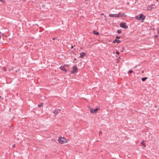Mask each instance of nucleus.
<instances>
[{
    "label": "nucleus",
    "mask_w": 159,
    "mask_h": 159,
    "mask_svg": "<svg viewBox=\"0 0 159 159\" xmlns=\"http://www.w3.org/2000/svg\"><path fill=\"white\" fill-rule=\"evenodd\" d=\"M109 16L111 17H126L127 15H125L124 13H119L117 14H110L109 15Z\"/></svg>",
    "instance_id": "nucleus-1"
},
{
    "label": "nucleus",
    "mask_w": 159,
    "mask_h": 159,
    "mask_svg": "<svg viewBox=\"0 0 159 159\" xmlns=\"http://www.w3.org/2000/svg\"><path fill=\"white\" fill-rule=\"evenodd\" d=\"M58 141L61 143H64L67 142L66 139L62 137H60L58 139Z\"/></svg>",
    "instance_id": "nucleus-2"
},
{
    "label": "nucleus",
    "mask_w": 159,
    "mask_h": 159,
    "mask_svg": "<svg viewBox=\"0 0 159 159\" xmlns=\"http://www.w3.org/2000/svg\"><path fill=\"white\" fill-rule=\"evenodd\" d=\"M78 70L77 67L75 66H74L72 67V70L71 71V73L74 74L76 73L77 72Z\"/></svg>",
    "instance_id": "nucleus-3"
},
{
    "label": "nucleus",
    "mask_w": 159,
    "mask_h": 159,
    "mask_svg": "<svg viewBox=\"0 0 159 159\" xmlns=\"http://www.w3.org/2000/svg\"><path fill=\"white\" fill-rule=\"evenodd\" d=\"M120 27L124 29H127L128 26L126 25V24L123 22H121L120 23Z\"/></svg>",
    "instance_id": "nucleus-4"
},
{
    "label": "nucleus",
    "mask_w": 159,
    "mask_h": 159,
    "mask_svg": "<svg viewBox=\"0 0 159 159\" xmlns=\"http://www.w3.org/2000/svg\"><path fill=\"white\" fill-rule=\"evenodd\" d=\"M99 109L97 108L94 109H93L92 108H90V112L91 113H94L96 112Z\"/></svg>",
    "instance_id": "nucleus-5"
},
{
    "label": "nucleus",
    "mask_w": 159,
    "mask_h": 159,
    "mask_svg": "<svg viewBox=\"0 0 159 159\" xmlns=\"http://www.w3.org/2000/svg\"><path fill=\"white\" fill-rule=\"evenodd\" d=\"M155 6V5L154 4H152L151 5H148L147 7V10L148 11L151 10L152 8H153L152 7V6Z\"/></svg>",
    "instance_id": "nucleus-6"
},
{
    "label": "nucleus",
    "mask_w": 159,
    "mask_h": 159,
    "mask_svg": "<svg viewBox=\"0 0 159 159\" xmlns=\"http://www.w3.org/2000/svg\"><path fill=\"white\" fill-rule=\"evenodd\" d=\"M61 111V109L55 110L53 111V113L55 115H57L58 114L59 111Z\"/></svg>",
    "instance_id": "nucleus-7"
},
{
    "label": "nucleus",
    "mask_w": 159,
    "mask_h": 159,
    "mask_svg": "<svg viewBox=\"0 0 159 159\" xmlns=\"http://www.w3.org/2000/svg\"><path fill=\"white\" fill-rule=\"evenodd\" d=\"M145 16L143 15L142 14H141L139 17V18L141 20H143L145 19Z\"/></svg>",
    "instance_id": "nucleus-8"
},
{
    "label": "nucleus",
    "mask_w": 159,
    "mask_h": 159,
    "mask_svg": "<svg viewBox=\"0 0 159 159\" xmlns=\"http://www.w3.org/2000/svg\"><path fill=\"white\" fill-rule=\"evenodd\" d=\"M80 57L81 58H83L86 55V53H84V52H81L80 53Z\"/></svg>",
    "instance_id": "nucleus-9"
},
{
    "label": "nucleus",
    "mask_w": 159,
    "mask_h": 159,
    "mask_svg": "<svg viewBox=\"0 0 159 159\" xmlns=\"http://www.w3.org/2000/svg\"><path fill=\"white\" fill-rule=\"evenodd\" d=\"M60 69L61 70H62L64 71L65 72H66V69H65L64 66H61L60 67Z\"/></svg>",
    "instance_id": "nucleus-10"
},
{
    "label": "nucleus",
    "mask_w": 159,
    "mask_h": 159,
    "mask_svg": "<svg viewBox=\"0 0 159 159\" xmlns=\"http://www.w3.org/2000/svg\"><path fill=\"white\" fill-rule=\"evenodd\" d=\"M120 42V41L119 40H118L117 39H115L113 42V43H119Z\"/></svg>",
    "instance_id": "nucleus-11"
},
{
    "label": "nucleus",
    "mask_w": 159,
    "mask_h": 159,
    "mask_svg": "<svg viewBox=\"0 0 159 159\" xmlns=\"http://www.w3.org/2000/svg\"><path fill=\"white\" fill-rule=\"evenodd\" d=\"M148 79L147 77H146L144 78H143L142 79V81H145L146 80H147Z\"/></svg>",
    "instance_id": "nucleus-12"
},
{
    "label": "nucleus",
    "mask_w": 159,
    "mask_h": 159,
    "mask_svg": "<svg viewBox=\"0 0 159 159\" xmlns=\"http://www.w3.org/2000/svg\"><path fill=\"white\" fill-rule=\"evenodd\" d=\"M93 33L96 35H98L99 34V33L98 32H97L95 30H94L93 31Z\"/></svg>",
    "instance_id": "nucleus-13"
},
{
    "label": "nucleus",
    "mask_w": 159,
    "mask_h": 159,
    "mask_svg": "<svg viewBox=\"0 0 159 159\" xmlns=\"http://www.w3.org/2000/svg\"><path fill=\"white\" fill-rule=\"evenodd\" d=\"M2 36L3 37V39H4V35L3 34H2V33H0V38H1V36Z\"/></svg>",
    "instance_id": "nucleus-14"
},
{
    "label": "nucleus",
    "mask_w": 159,
    "mask_h": 159,
    "mask_svg": "<svg viewBox=\"0 0 159 159\" xmlns=\"http://www.w3.org/2000/svg\"><path fill=\"white\" fill-rule=\"evenodd\" d=\"M43 103H41V104L40 105H39L38 106L39 107H40L41 106H43Z\"/></svg>",
    "instance_id": "nucleus-15"
},
{
    "label": "nucleus",
    "mask_w": 159,
    "mask_h": 159,
    "mask_svg": "<svg viewBox=\"0 0 159 159\" xmlns=\"http://www.w3.org/2000/svg\"><path fill=\"white\" fill-rule=\"evenodd\" d=\"M135 18L136 19H137V20H140V19L139 18V17L138 16H135Z\"/></svg>",
    "instance_id": "nucleus-16"
},
{
    "label": "nucleus",
    "mask_w": 159,
    "mask_h": 159,
    "mask_svg": "<svg viewBox=\"0 0 159 159\" xmlns=\"http://www.w3.org/2000/svg\"><path fill=\"white\" fill-rule=\"evenodd\" d=\"M117 32L119 33H121V31L120 30H117Z\"/></svg>",
    "instance_id": "nucleus-17"
},
{
    "label": "nucleus",
    "mask_w": 159,
    "mask_h": 159,
    "mask_svg": "<svg viewBox=\"0 0 159 159\" xmlns=\"http://www.w3.org/2000/svg\"><path fill=\"white\" fill-rule=\"evenodd\" d=\"M141 144H143L144 146L145 147L146 146V144L145 143H143V141H142V142H141Z\"/></svg>",
    "instance_id": "nucleus-18"
},
{
    "label": "nucleus",
    "mask_w": 159,
    "mask_h": 159,
    "mask_svg": "<svg viewBox=\"0 0 159 159\" xmlns=\"http://www.w3.org/2000/svg\"><path fill=\"white\" fill-rule=\"evenodd\" d=\"M0 1L3 3H4L5 2V1L4 0H0Z\"/></svg>",
    "instance_id": "nucleus-19"
},
{
    "label": "nucleus",
    "mask_w": 159,
    "mask_h": 159,
    "mask_svg": "<svg viewBox=\"0 0 159 159\" xmlns=\"http://www.w3.org/2000/svg\"><path fill=\"white\" fill-rule=\"evenodd\" d=\"M3 70L4 71H7V69L5 67H4L3 68Z\"/></svg>",
    "instance_id": "nucleus-20"
},
{
    "label": "nucleus",
    "mask_w": 159,
    "mask_h": 159,
    "mask_svg": "<svg viewBox=\"0 0 159 159\" xmlns=\"http://www.w3.org/2000/svg\"><path fill=\"white\" fill-rule=\"evenodd\" d=\"M116 39H119L120 38V37L119 36H117L116 37Z\"/></svg>",
    "instance_id": "nucleus-21"
},
{
    "label": "nucleus",
    "mask_w": 159,
    "mask_h": 159,
    "mask_svg": "<svg viewBox=\"0 0 159 159\" xmlns=\"http://www.w3.org/2000/svg\"><path fill=\"white\" fill-rule=\"evenodd\" d=\"M133 72V71L132 70H130L129 71V72L130 73H132Z\"/></svg>",
    "instance_id": "nucleus-22"
},
{
    "label": "nucleus",
    "mask_w": 159,
    "mask_h": 159,
    "mask_svg": "<svg viewBox=\"0 0 159 159\" xmlns=\"http://www.w3.org/2000/svg\"><path fill=\"white\" fill-rule=\"evenodd\" d=\"M116 53L118 55L119 54V52L117 51L116 52Z\"/></svg>",
    "instance_id": "nucleus-23"
},
{
    "label": "nucleus",
    "mask_w": 159,
    "mask_h": 159,
    "mask_svg": "<svg viewBox=\"0 0 159 159\" xmlns=\"http://www.w3.org/2000/svg\"><path fill=\"white\" fill-rule=\"evenodd\" d=\"M158 36L157 35H155V37L156 38H157V37H158Z\"/></svg>",
    "instance_id": "nucleus-24"
},
{
    "label": "nucleus",
    "mask_w": 159,
    "mask_h": 159,
    "mask_svg": "<svg viewBox=\"0 0 159 159\" xmlns=\"http://www.w3.org/2000/svg\"><path fill=\"white\" fill-rule=\"evenodd\" d=\"M15 147V144L13 145V146H12V147H13V148H14V147Z\"/></svg>",
    "instance_id": "nucleus-25"
},
{
    "label": "nucleus",
    "mask_w": 159,
    "mask_h": 159,
    "mask_svg": "<svg viewBox=\"0 0 159 159\" xmlns=\"http://www.w3.org/2000/svg\"><path fill=\"white\" fill-rule=\"evenodd\" d=\"M101 15L102 16H104V14L103 13H102L101 14Z\"/></svg>",
    "instance_id": "nucleus-26"
},
{
    "label": "nucleus",
    "mask_w": 159,
    "mask_h": 159,
    "mask_svg": "<svg viewBox=\"0 0 159 159\" xmlns=\"http://www.w3.org/2000/svg\"><path fill=\"white\" fill-rule=\"evenodd\" d=\"M56 39V38H53L52 39H53V40H55V39Z\"/></svg>",
    "instance_id": "nucleus-27"
},
{
    "label": "nucleus",
    "mask_w": 159,
    "mask_h": 159,
    "mask_svg": "<svg viewBox=\"0 0 159 159\" xmlns=\"http://www.w3.org/2000/svg\"><path fill=\"white\" fill-rule=\"evenodd\" d=\"M73 46H72V47H71V49H73Z\"/></svg>",
    "instance_id": "nucleus-28"
},
{
    "label": "nucleus",
    "mask_w": 159,
    "mask_h": 159,
    "mask_svg": "<svg viewBox=\"0 0 159 159\" xmlns=\"http://www.w3.org/2000/svg\"><path fill=\"white\" fill-rule=\"evenodd\" d=\"M107 20V18H105V21H106V20Z\"/></svg>",
    "instance_id": "nucleus-29"
},
{
    "label": "nucleus",
    "mask_w": 159,
    "mask_h": 159,
    "mask_svg": "<svg viewBox=\"0 0 159 159\" xmlns=\"http://www.w3.org/2000/svg\"><path fill=\"white\" fill-rule=\"evenodd\" d=\"M13 69V68L12 67V69H9V70H10H10H12V69Z\"/></svg>",
    "instance_id": "nucleus-30"
},
{
    "label": "nucleus",
    "mask_w": 159,
    "mask_h": 159,
    "mask_svg": "<svg viewBox=\"0 0 159 159\" xmlns=\"http://www.w3.org/2000/svg\"><path fill=\"white\" fill-rule=\"evenodd\" d=\"M102 133V132L101 131H100V133L101 134Z\"/></svg>",
    "instance_id": "nucleus-31"
},
{
    "label": "nucleus",
    "mask_w": 159,
    "mask_h": 159,
    "mask_svg": "<svg viewBox=\"0 0 159 159\" xmlns=\"http://www.w3.org/2000/svg\"><path fill=\"white\" fill-rule=\"evenodd\" d=\"M74 60L75 61H76V58H75V59H74Z\"/></svg>",
    "instance_id": "nucleus-32"
},
{
    "label": "nucleus",
    "mask_w": 159,
    "mask_h": 159,
    "mask_svg": "<svg viewBox=\"0 0 159 159\" xmlns=\"http://www.w3.org/2000/svg\"><path fill=\"white\" fill-rule=\"evenodd\" d=\"M143 72H144V71H142V73H143Z\"/></svg>",
    "instance_id": "nucleus-33"
},
{
    "label": "nucleus",
    "mask_w": 159,
    "mask_h": 159,
    "mask_svg": "<svg viewBox=\"0 0 159 159\" xmlns=\"http://www.w3.org/2000/svg\"><path fill=\"white\" fill-rule=\"evenodd\" d=\"M158 33L159 34V30L158 31Z\"/></svg>",
    "instance_id": "nucleus-34"
},
{
    "label": "nucleus",
    "mask_w": 159,
    "mask_h": 159,
    "mask_svg": "<svg viewBox=\"0 0 159 159\" xmlns=\"http://www.w3.org/2000/svg\"><path fill=\"white\" fill-rule=\"evenodd\" d=\"M5 37H7V36H5Z\"/></svg>",
    "instance_id": "nucleus-35"
},
{
    "label": "nucleus",
    "mask_w": 159,
    "mask_h": 159,
    "mask_svg": "<svg viewBox=\"0 0 159 159\" xmlns=\"http://www.w3.org/2000/svg\"><path fill=\"white\" fill-rule=\"evenodd\" d=\"M0 98H1V96H0Z\"/></svg>",
    "instance_id": "nucleus-36"
}]
</instances>
